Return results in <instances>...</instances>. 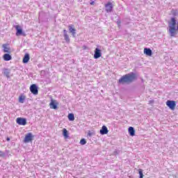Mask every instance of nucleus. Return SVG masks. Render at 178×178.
<instances>
[{
  "label": "nucleus",
  "instance_id": "obj_1",
  "mask_svg": "<svg viewBox=\"0 0 178 178\" xmlns=\"http://www.w3.org/2000/svg\"><path fill=\"white\" fill-rule=\"evenodd\" d=\"M168 27L170 37H176L178 31V22L176 18H171L170 22L168 23Z\"/></svg>",
  "mask_w": 178,
  "mask_h": 178
},
{
  "label": "nucleus",
  "instance_id": "obj_2",
  "mask_svg": "<svg viewBox=\"0 0 178 178\" xmlns=\"http://www.w3.org/2000/svg\"><path fill=\"white\" fill-rule=\"evenodd\" d=\"M137 79V76L134 72H130L122 76L119 80V84H129V83H133L134 80Z\"/></svg>",
  "mask_w": 178,
  "mask_h": 178
},
{
  "label": "nucleus",
  "instance_id": "obj_3",
  "mask_svg": "<svg viewBox=\"0 0 178 178\" xmlns=\"http://www.w3.org/2000/svg\"><path fill=\"white\" fill-rule=\"evenodd\" d=\"M10 156V151L6 149L4 152L0 150V158H3L6 159V158H9Z\"/></svg>",
  "mask_w": 178,
  "mask_h": 178
},
{
  "label": "nucleus",
  "instance_id": "obj_4",
  "mask_svg": "<svg viewBox=\"0 0 178 178\" xmlns=\"http://www.w3.org/2000/svg\"><path fill=\"white\" fill-rule=\"evenodd\" d=\"M166 105L171 109V111H175V108H176V102L173 100H168L166 102Z\"/></svg>",
  "mask_w": 178,
  "mask_h": 178
},
{
  "label": "nucleus",
  "instance_id": "obj_5",
  "mask_svg": "<svg viewBox=\"0 0 178 178\" xmlns=\"http://www.w3.org/2000/svg\"><path fill=\"white\" fill-rule=\"evenodd\" d=\"M16 122L17 124L19 126H26L27 124V119L23 118H17L16 119Z\"/></svg>",
  "mask_w": 178,
  "mask_h": 178
},
{
  "label": "nucleus",
  "instance_id": "obj_6",
  "mask_svg": "<svg viewBox=\"0 0 178 178\" xmlns=\"http://www.w3.org/2000/svg\"><path fill=\"white\" fill-rule=\"evenodd\" d=\"M30 91L33 95L38 94V86L36 84H32L30 87Z\"/></svg>",
  "mask_w": 178,
  "mask_h": 178
},
{
  "label": "nucleus",
  "instance_id": "obj_7",
  "mask_svg": "<svg viewBox=\"0 0 178 178\" xmlns=\"http://www.w3.org/2000/svg\"><path fill=\"white\" fill-rule=\"evenodd\" d=\"M102 56V53H101V49L99 48H96L95 49V54H94V58L95 59H99Z\"/></svg>",
  "mask_w": 178,
  "mask_h": 178
},
{
  "label": "nucleus",
  "instance_id": "obj_8",
  "mask_svg": "<svg viewBox=\"0 0 178 178\" xmlns=\"http://www.w3.org/2000/svg\"><path fill=\"white\" fill-rule=\"evenodd\" d=\"M33 134L31 133H28L24 138V143H30V141H33Z\"/></svg>",
  "mask_w": 178,
  "mask_h": 178
},
{
  "label": "nucleus",
  "instance_id": "obj_9",
  "mask_svg": "<svg viewBox=\"0 0 178 178\" xmlns=\"http://www.w3.org/2000/svg\"><path fill=\"white\" fill-rule=\"evenodd\" d=\"M69 31L72 33V37H76V29H74V25L70 24L68 26Z\"/></svg>",
  "mask_w": 178,
  "mask_h": 178
},
{
  "label": "nucleus",
  "instance_id": "obj_10",
  "mask_svg": "<svg viewBox=\"0 0 178 178\" xmlns=\"http://www.w3.org/2000/svg\"><path fill=\"white\" fill-rule=\"evenodd\" d=\"M49 106L51 109H58V103L56 102V100L51 99Z\"/></svg>",
  "mask_w": 178,
  "mask_h": 178
},
{
  "label": "nucleus",
  "instance_id": "obj_11",
  "mask_svg": "<svg viewBox=\"0 0 178 178\" xmlns=\"http://www.w3.org/2000/svg\"><path fill=\"white\" fill-rule=\"evenodd\" d=\"M108 132L109 130H108V127H106L105 125H104L99 131V133L102 134V136H105V134H108Z\"/></svg>",
  "mask_w": 178,
  "mask_h": 178
},
{
  "label": "nucleus",
  "instance_id": "obj_12",
  "mask_svg": "<svg viewBox=\"0 0 178 178\" xmlns=\"http://www.w3.org/2000/svg\"><path fill=\"white\" fill-rule=\"evenodd\" d=\"M106 11L109 13L110 12H112V9H113V6L112 5V3L108 2L105 5Z\"/></svg>",
  "mask_w": 178,
  "mask_h": 178
},
{
  "label": "nucleus",
  "instance_id": "obj_13",
  "mask_svg": "<svg viewBox=\"0 0 178 178\" xmlns=\"http://www.w3.org/2000/svg\"><path fill=\"white\" fill-rule=\"evenodd\" d=\"M15 29L17 30L16 35L17 37H19V35H22V34H23V29H22V28H20V26L16 25L15 26Z\"/></svg>",
  "mask_w": 178,
  "mask_h": 178
},
{
  "label": "nucleus",
  "instance_id": "obj_14",
  "mask_svg": "<svg viewBox=\"0 0 178 178\" xmlns=\"http://www.w3.org/2000/svg\"><path fill=\"white\" fill-rule=\"evenodd\" d=\"M128 131H129V135L131 137H134V136H136V130H134V127H129L128 129Z\"/></svg>",
  "mask_w": 178,
  "mask_h": 178
},
{
  "label": "nucleus",
  "instance_id": "obj_15",
  "mask_svg": "<svg viewBox=\"0 0 178 178\" xmlns=\"http://www.w3.org/2000/svg\"><path fill=\"white\" fill-rule=\"evenodd\" d=\"M144 54L147 56H152V50H151L149 48H145Z\"/></svg>",
  "mask_w": 178,
  "mask_h": 178
},
{
  "label": "nucleus",
  "instance_id": "obj_16",
  "mask_svg": "<svg viewBox=\"0 0 178 178\" xmlns=\"http://www.w3.org/2000/svg\"><path fill=\"white\" fill-rule=\"evenodd\" d=\"M3 60H6V62L12 60V56H10V54H5L3 56Z\"/></svg>",
  "mask_w": 178,
  "mask_h": 178
},
{
  "label": "nucleus",
  "instance_id": "obj_17",
  "mask_svg": "<svg viewBox=\"0 0 178 178\" xmlns=\"http://www.w3.org/2000/svg\"><path fill=\"white\" fill-rule=\"evenodd\" d=\"M29 60H30V54L26 53L22 60L23 63H29Z\"/></svg>",
  "mask_w": 178,
  "mask_h": 178
},
{
  "label": "nucleus",
  "instance_id": "obj_18",
  "mask_svg": "<svg viewBox=\"0 0 178 178\" xmlns=\"http://www.w3.org/2000/svg\"><path fill=\"white\" fill-rule=\"evenodd\" d=\"M63 33H64V39L66 41V42H70V38H69V35H67V31H66V29H64Z\"/></svg>",
  "mask_w": 178,
  "mask_h": 178
},
{
  "label": "nucleus",
  "instance_id": "obj_19",
  "mask_svg": "<svg viewBox=\"0 0 178 178\" xmlns=\"http://www.w3.org/2000/svg\"><path fill=\"white\" fill-rule=\"evenodd\" d=\"M2 48H3V52L6 54H10V48L8 47V44H3L2 45Z\"/></svg>",
  "mask_w": 178,
  "mask_h": 178
},
{
  "label": "nucleus",
  "instance_id": "obj_20",
  "mask_svg": "<svg viewBox=\"0 0 178 178\" xmlns=\"http://www.w3.org/2000/svg\"><path fill=\"white\" fill-rule=\"evenodd\" d=\"M3 74L4 76H6V77H7V79H9V77H10V70L9 69H4L3 70Z\"/></svg>",
  "mask_w": 178,
  "mask_h": 178
},
{
  "label": "nucleus",
  "instance_id": "obj_21",
  "mask_svg": "<svg viewBox=\"0 0 178 178\" xmlns=\"http://www.w3.org/2000/svg\"><path fill=\"white\" fill-rule=\"evenodd\" d=\"M63 136L65 138H69V132L67 131V129L65 128L63 129Z\"/></svg>",
  "mask_w": 178,
  "mask_h": 178
},
{
  "label": "nucleus",
  "instance_id": "obj_22",
  "mask_svg": "<svg viewBox=\"0 0 178 178\" xmlns=\"http://www.w3.org/2000/svg\"><path fill=\"white\" fill-rule=\"evenodd\" d=\"M25 99H26V97L23 95H21L19 97V102H20V104H24V100Z\"/></svg>",
  "mask_w": 178,
  "mask_h": 178
},
{
  "label": "nucleus",
  "instance_id": "obj_23",
  "mask_svg": "<svg viewBox=\"0 0 178 178\" xmlns=\"http://www.w3.org/2000/svg\"><path fill=\"white\" fill-rule=\"evenodd\" d=\"M68 119L70 122H73V120H74V114L73 113H70L68 115Z\"/></svg>",
  "mask_w": 178,
  "mask_h": 178
},
{
  "label": "nucleus",
  "instance_id": "obj_24",
  "mask_svg": "<svg viewBox=\"0 0 178 178\" xmlns=\"http://www.w3.org/2000/svg\"><path fill=\"white\" fill-rule=\"evenodd\" d=\"M80 144H81V145H86V144H87V141L86 140V139L82 138V139L80 140Z\"/></svg>",
  "mask_w": 178,
  "mask_h": 178
},
{
  "label": "nucleus",
  "instance_id": "obj_25",
  "mask_svg": "<svg viewBox=\"0 0 178 178\" xmlns=\"http://www.w3.org/2000/svg\"><path fill=\"white\" fill-rule=\"evenodd\" d=\"M138 173H139V177L140 178H143L144 177V174H143V170L141 169L138 170Z\"/></svg>",
  "mask_w": 178,
  "mask_h": 178
},
{
  "label": "nucleus",
  "instance_id": "obj_26",
  "mask_svg": "<svg viewBox=\"0 0 178 178\" xmlns=\"http://www.w3.org/2000/svg\"><path fill=\"white\" fill-rule=\"evenodd\" d=\"M120 23H121L120 20L117 21V24H118V27H120Z\"/></svg>",
  "mask_w": 178,
  "mask_h": 178
},
{
  "label": "nucleus",
  "instance_id": "obj_27",
  "mask_svg": "<svg viewBox=\"0 0 178 178\" xmlns=\"http://www.w3.org/2000/svg\"><path fill=\"white\" fill-rule=\"evenodd\" d=\"M6 140H7V141H10V138L9 137H7V138H6Z\"/></svg>",
  "mask_w": 178,
  "mask_h": 178
},
{
  "label": "nucleus",
  "instance_id": "obj_28",
  "mask_svg": "<svg viewBox=\"0 0 178 178\" xmlns=\"http://www.w3.org/2000/svg\"><path fill=\"white\" fill-rule=\"evenodd\" d=\"M90 5H94V1H92V2L90 3Z\"/></svg>",
  "mask_w": 178,
  "mask_h": 178
},
{
  "label": "nucleus",
  "instance_id": "obj_29",
  "mask_svg": "<svg viewBox=\"0 0 178 178\" xmlns=\"http://www.w3.org/2000/svg\"><path fill=\"white\" fill-rule=\"evenodd\" d=\"M88 136H91V134H88Z\"/></svg>",
  "mask_w": 178,
  "mask_h": 178
}]
</instances>
